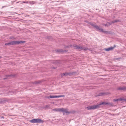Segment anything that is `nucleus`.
Wrapping results in <instances>:
<instances>
[{
	"label": "nucleus",
	"instance_id": "obj_1",
	"mask_svg": "<svg viewBox=\"0 0 126 126\" xmlns=\"http://www.w3.org/2000/svg\"><path fill=\"white\" fill-rule=\"evenodd\" d=\"M105 102H100L99 105H94L91 106H89L86 108V109L87 110H94L97 108H99L100 106L102 105H105Z\"/></svg>",
	"mask_w": 126,
	"mask_h": 126
},
{
	"label": "nucleus",
	"instance_id": "obj_2",
	"mask_svg": "<svg viewBox=\"0 0 126 126\" xmlns=\"http://www.w3.org/2000/svg\"><path fill=\"white\" fill-rule=\"evenodd\" d=\"M72 48L74 49H77L79 50H84L88 49L87 47H84L81 46H79L77 45H75L72 46Z\"/></svg>",
	"mask_w": 126,
	"mask_h": 126
},
{
	"label": "nucleus",
	"instance_id": "obj_3",
	"mask_svg": "<svg viewBox=\"0 0 126 126\" xmlns=\"http://www.w3.org/2000/svg\"><path fill=\"white\" fill-rule=\"evenodd\" d=\"M30 122L31 123H43V121L42 120L39 118L34 119L31 120H30Z\"/></svg>",
	"mask_w": 126,
	"mask_h": 126
},
{
	"label": "nucleus",
	"instance_id": "obj_4",
	"mask_svg": "<svg viewBox=\"0 0 126 126\" xmlns=\"http://www.w3.org/2000/svg\"><path fill=\"white\" fill-rule=\"evenodd\" d=\"M25 42V41H12L11 42V45H14L20 44L22 43H24Z\"/></svg>",
	"mask_w": 126,
	"mask_h": 126
},
{
	"label": "nucleus",
	"instance_id": "obj_5",
	"mask_svg": "<svg viewBox=\"0 0 126 126\" xmlns=\"http://www.w3.org/2000/svg\"><path fill=\"white\" fill-rule=\"evenodd\" d=\"M116 47V46L114 45L113 47H110L108 48H105L104 50L107 51H109L112 50L115 47Z\"/></svg>",
	"mask_w": 126,
	"mask_h": 126
},
{
	"label": "nucleus",
	"instance_id": "obj_6",
	"mask_svg": "<svg viewBox=\"0 0 126 126\" xmlns=\"http://www.w3.org/2000/svg\"><path fill=\"white\" fill-rule=\"evenodd\" d=\"M117 89L118 90H122L123 91H126V86H123L122 87H118Z\"/></svg>",
	"mask_w": 126,
	"mask_h": 126
},
{
	"label": "nucleus",
	"instance_id": "obj_7",
	"mask_svg": "<svg viewBox=\"0 0 126 126\" xmlns=\"http://www.w3.org/2000/svg\"><path fill=\"white\" fill-rule=\"evenodd\" d=\"M62 112H64L66 113H69L70 112L67 111V110L66 109H64L63 108H60V111Z\"/></svg>",
	"mask_w": 126,
	"mask_h": 126
},
{
	"label": "nucleus",
	"instance_id": "obj_8",
	"mask_svg": "<svg viewBox=\"0 0 126 126\" xmlns=\"http://www.w3.org/2000/svg\"><path fill=\"white\" fill-rule=\"evenodd\" d=\"M94 27L97 30L101 31V32L103 31V29L101 28H100L99 26L97 25H96L94 26Z\"/></svg>",
	"mask_w": 126,
	"mask_h": 126
},
{
	"label": "nucleus",
	"instance_id": "obj_9",
	"mask_svg": "<svg viewBox=\"0 0 126 126\" xmlns=\"http://www.w3.org/2000/svg\"><path fill=\"white\" fill-rule=\"evenodd\" d=\"M112 24V22H107L106 24H103V25H104L108 27L110 25Z\"/></svg>",
	"mask_w": 126,
	"mask_h": 126
},
{
	"label": "nucleus",
	"instance_id": "obj_10",
	"mask_svg": "<svg viewBox=\"0 0 126 126\" xmlns=\"http://www.w3.org/2000/svg\"><path fill=\"white\" fill-rule=\"evenodd\" d=\"M75 73H75V72H73L72 73H65V76H67L68 75L70 76L71 75H73Z\"/></svg>",
	"mask_w": 126,
	"mask_h": 126
},
{
	"label": "nucleus",
	"instance_id": "obj_11",
	"mask_svg": "<svg viewBox=\"0 0 126 126\" xmlns=\"http://www.w3.org/2000/svg\"><path fill=\"white\" fill-rule=\"evenodd\" d=\"M107 94L106 93H100L98 94L96 96H100L103 95H106Z\"/></svg>",
	"mask_w": 126,
	"mask_h": 126
},
{
	"label": "nucleus",
	"instance_id": "obj_12",
	"mask_svg": "<svg viewBox=\"0 0 126 126\" xmlns=\"http://www.w3.org/2000/svg\"><path fill=\"white\" fill-rule=\"evenodd\" d=\"M55 51L56 52H64L63 50L62 49H59V50H55Z\"/></svg>",
	"mask_w": 126,
	"mask_h": 126
},
{
	"label": "nucleus",
	"instance_id": "obj_13",
	"mask_svg": "<svg viewBox=\"0 0 126 126\" xmlns=\"http://www.w3.org/2000/svg\"><path fill=\"white\" fill-rule=\"evenodd\" d=\"M119 101H122L123 102L126 101V99H124L122 98H120L119 99Z\"/></svg>",
	"mask_w": 126,
	"mask_h": 126
},
{
	"label": "nucleus",
	"instance_id": "obj_14",
	"mask_svg": "<svg viewBox=\"0 0 126 126\" xmlns=\"http://www.w3.org/2000/svg\"><path fill=\"white\" fill-rule=\"evenodd\" d=\"M120 21L119 20H113L112 22H112V23H115L118 22H119Z\"/></svg>",
	"mask_w": 126,
	"mask_h": 126
},
{
	"label": "nucleus",
	"instance_id": "obj_15",
	"mask_svg": "<svg viewBox=\"0 0 126 126\" xmlns=\"http://www.w3.org/2000/svg\"><path fill=\"white\" fill-rule=\"evenodd\" d=\"M60 108L59 109H53L52 110V111H60Z\"/></svg>",
	"mask_w": 126,
	"mask_h": 126
},
{
	"label": "nucleus",
	"instance_id": "obj_16",
	"mask_svg": "<svg viewBox=\"0 0 126 126\" xmlns=\"http://www.w3.org/2000/svg\"><path fill=\"white\" fill-rule=\"evenodd\" d=\"M47 98H54V95H49L47 97Z\"/></svg>",
	"mask_w": 126,
	"mask_h": 126
},
{
	"label": "nucleus",
	"instance_id": "obj_17",
	"mask_svg": "<svg viewBox=\"0 0 126 126\" xmlns=\"http://www.w3.org/2000/svg\"><path fill=\"white\" fill-rule=\"evenodd\" d=\"M14 75H8L6 76V77H14Z\"/></svg>",
	"mask_w": 126,
	"mask_h": 126
},
{
	"label": "nucleus",
	"instance_id": "obj_18",
	"mask_svg": "<svg viewBox=\"0 0 126 126\" xmlns=\"http://www.w3.org/2000/svg\"><path fill=\"white\" fill-rule=\"evenodd\" d=\"M5 45H11V42L9 43H5Z\"/></svg>",
	"mask_w": 126,
	"mask_h": 126
},
{
	"label": "nucleus",
	"instance_id": "obj_19",
	"mask_svg": "<svg viewBox=\"0 0 126 126\" xmlns=\"http://www.w3.org/2000/svg\"><path fill=\"white\" fill-rule=\"evenodd\" d=\"M91 25H92V26H93L94 27V26H95L96 25H95V23H89Z\"/></svg>",
	"mask_w": 126,
	"mask_h": 126
},
{
	"label": "nucleus",
	"instance_id": "obj_20",
	"mask_svg": "<svg viewBox=\"0 0 126 126\" xmlns=\"http://www.w3.org/2000/svg\"><path fill=\"white\" fill-rule=\"evenodd\" d=\"M118 100H119V99H114L113 100V101L114 102H116Z\"/></svg>",
	"mask_w": 126,
	"mask_h": 126
},
{
	"label": "nucleus",
	"instance_id": "obj_21",
	"mask_svg": "<svg viewBox=\"0 0 126 126\" xmlns=\"http://www.w3.org/2000/svg\"><path fill=\"white\" fill-rule=\"evenodd\" d=\"M108 105H109L110 106H113V104L112 103H109Z\"/></svg>",
	"mask_w": 126,
	"mask_h": 126
},
{
	"label": "nucleus",
	"instance_id": "obj_22",
	"mask_svg": "<svg viewBox=\"0 0 126 126\" xmlns=\"http://www.w3.org/2000/svg\"><path fill=\"white\" fill-rule=\"evenodd\" d=\"M65 96L64 95H58V98L61 97H64Z\"/></svg>",
	"mask_w": 126,
	"mask_h": 126
},
{
	"label": "nucleus",
	"instance_id": "obj_23",
	"mask_svg": "<svg viewBox=\"0 0 126 126\" xmlns=\"http://www.w3.org/2000/svg\"><path fill=\"white\" fill-rule=\"evenodd\" d=\"M30 4H34L35 3V2L34 1H32L30 2Z\"/></svg>",
	"mask_w": 126,
	"mask_h": 126
},
{
	"label": "nucleus",
	"instance_id": "obj_24",
	"mask_svg": "<svg viewBox=\"0 0 126 126\" xmlns=\"http://www.w3.org/2000/svg\"><path fill=\"white\" fill-rule=\"evenodd\" d=\"M104 32L105 33H106V34H108V33H109V32H107V31H104L103 30V32Z\"/></svg>",
	"mask_w": 126,
	"mask_h": 126
},
{
	"label": "nucleus",
	"instance_id": "obj_25",
	"mask_svg": "<svg viewBox=\"0 0 126 126\" xmlns=\"http://www.w3.org/2000/svg\"><path fill=\"white\" fill-rule=\"evenodd\" d=\"M64 76H65V73H63V74H61V76L62 77H63Z\"/></svg>",
	"mask_w": 126,
	"mask_h": 126
},
{
	"label": "nucleus",
	"instance_id": "obj_26",
	"mask_svg": "<svg viewBox=\"0 0 126 126\" xmlns=\"http://www.w3.org/2000/svg\"><path fill=\"white\" fill-rule=\"evenodd\" d=\"M38 83V82L35 81V82H34L33 83L34 84H36Z\"/></svg>",
	"mask_w": 126,
	"mask_h": 126
},
{
	"label": "nucleus",
	"instance_id": "obj_27",
	"mask_svg": "<svg viewBox=\"0 0 126 126\" xmlns=\"http://www.w3.org/2000/svg\"><path fill=\"white\" fill-rule=\"evenodd\" d=\"M54 98H58V95H54Z\"/></svg>",
	"mask_w": 126,
	"mask_h": 126
},
{
	"label": "nucleus",
	"instance_id": "obj_28",
	"mask_svg": "<svg viewBox=\"0 0 126 126\" xmlns=\"http://www.w3.org/2000/svg\"><path fill=\"white\" fill-rule=\"evenodd\" d=\"M10 39H14L13 38V37H11L10 38Z\"/></svg>",
	"mask_w": 126,
	"mask_h": 126
},
{
	"label": "nucleus",
	"instance_id": "obj_29",
	"mask_svg": "<svg viewBox=\"0 0 126 126\" xmlns=\"http://www.w3.org/2000/svg\"><path fill=\"white\" fill-rule=\"evenodd\" d=\"M109 103L108 102H105V105H108L109 104Z\"/></svg>",
	"mask_w": 126,
	"mask_h": 126
},
{
	"label": "nucleus",
	"instance_id": "obj_30",
	"mask_svg": "<svg viewBox=\"0 0 126 126\" xmlns=\"http://www.w3.org/2000/svg\"><path fill=\"white\" fill-rule=\"evenodd\" d=\"M23 3H28V2H25V1H23Z\"/></svg>",
	"mask_w": 126,
	"mask_h": 126
},
{
	"label": "nucleus",
	"instance_id": "obj_31",
	"mask_svg": "<svg viewBox=\"0 0 126 126\" xmlns=\"http://www.w3.org/2000/svg\"><path fill=\"white\" fill-rule=\"evenodd\" d=\"M110 114L111 115H115V114Z\"/></svg>",
	"mask_w": 126,
	"mask_h": 126
},
{
	"label": "nucleus",
	"instance_id": "obj_32",
	"mask_svg": "<svg viewBox=\"0 0 126 126\" xmlns=\"http://www.w3.org/2000/svg\"><path fill=\"white\" fill-rule=\"evenodd\" d=\"M1 117L2 118H4V117H3V116H2V117Z\"/></svg>",
	"mask_w": 126,
	"mask_h": 126
},
{
	"label": "nucleus",
	"instance_id": "obj_33",
	"mask_svg": "<svg viewBox=\"0 0 126 126\" xmlns=\"http://www.w3.org/2000/svg\"><path fill=\"white\" fill-rule=\"evenodd\" d=\"M2 58V57H1V56H0V59Z\"/></svg>",
	"mask_w": 126,
	"mask_h": 126
},
{
	"label": "nucleus",
	"instance_id": "obj_34",
	"mask_svg": "<svg viewBox=\"0 0 126 126\" xmlns=\"http://www.w3.org/2000/svg\"><path fill=\"white\" fill-rule=\"evenodd\" d=\"M53 69H55V68L54 67H53Z\"/></svg>",
	"mask_w": 126,
	"mask_h": 126
},
{
	"label": "nucleus",
	"instance_id": "obj_35",
	"mask_svg": "<svg viewBox=\"0 0 126 126\" xmlns=\"http://www.w3.org/2000/svg\"><path fill=\"white\" fill-rule=\"evenodd\" d=\"M5 79V78H4V79Z\"/></svg>",
	"mask_w": 126,
	"mask_h": 126
}]
</instances>
